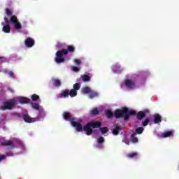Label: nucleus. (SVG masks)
<instances>
[{
    "instance_id": "f257e3e1",
    "label": "nucleus",
    "mask_w": 179,
    "mask_h": 179,
    "mask_svg": "<svg viewBox=\"0 0 179 179\" xmlns=\"http://www.w3.org/2000/svg\"><path fill=\"white\" fill-rule=\"evenodd\" d=\"M6 13L7 16H10V19L8 17H4V22L6 24H9V23H13L14 29L16 30H20L22 29V24L19 22L17 17L16 15H12V10L9 8L6 9Z\"/></svg>"
},
{
    "instance_id": "f03ea898",
    "label": "nucleus",
    "mask_w": 179,
    "mask_h": 179,
    "mask_svg": "<svg viewBox=\"0 0 179 179\" xmlns=\"http://www.w3.org/2000/svg\"><path fill=\"white\" fill-rule=\"evenodd\" d=\"M101 122H90L84 126V131L86 132V135L90 136L93 134V129L94 128H100L102 125ZM93 128V129H92Z\"/></svg>"
},
{
    "instance_id": "7ed1b4c3",
    "label": "nucleus",
    "mask_w": 179,
    "mask_h": 179,
    "mask_svg": "<svg viewBox=\"0 0 179 179\" xmlns=\"http://www.w3.org/2000/svg\"><path fill=\"white\" fill-rule=\"evenodd\" d=\"M17 105V99L16 98L8 99L3 102V104L1 106V110L5 111V110H12L15 108Z\"/></svg>"
},
{
    "instance_id": "20e7f679",
    "label": "nucleus",
    "mask_w": 179,
    "mask_h": 179,
    "mask_svg": "<svg viewBox=\"0 0 179 179\" xmlns=\"http://www.w3.org/2000/svg\"><path fill=\"white\" fill-rule=\"evenodd\" d=\"M115 118H124L125 121H128V108L124 107L122 109H116L115 110Z\"/></svg>"
},
{
    "instance_id": "39448f33",
    "label": "nucleus",
    "mask_w": 179,
    "mask_h": 179,
    "mask_svg": "<svg viewBox=\"0 0 179 179\" xmlns=\"http://www.w3.org/2000/svg\"><path fill=\"white\" fill-rule=\"evenodd\" d=\"M64 55H65L64 49L58 50L56 52V57L55 59V62H57V64H62V62H65V58H64Z\"/></svg>"
},
{
    "instance_id": "423d86ee",
    "label": "nucleus",
    "mask_w": 179,
    "mask_h": 179,
    "mask_svg": "<svg viewBox=\"0 0 179 179\" xmlns=\"http://www.w3.org/2000/svg\"><path fill=\"white\" fill-rule=\"evenodd\" d=\"M71 124L72 127L76 128V129L78 132H82V131H85V127H83V125H82V124L75 121V119L72 118L71 120Z\"/></svg>"
},
{
    "instance_id": "0eeeda50",
    "label": "nucleus",
    "mask_w": 179,
    "mask_h": 179,
    "mask_svg": "<svg viewBox=\"0 0 179 179\" xmlns=\"http://www.w3.org/2000/svg\"><path fill=\"white\" fill-rule=\"evenodd\" d=\"M146 114H149V110H144L143 111H139L136 114L137 120H143L146 117Z\"/></svg>"
},
{
    "instance_id": "6e6552de",
    "label": "nucleus",
    "mask_w": 179,
    "mask_h": 179,
    "mask_svg": "<svg viewBox=\"0 0 179 179\" xmlns=\"http://www.w3.org/2000/svg\"><path fill=\"white\" fill-rule=\"evenodd\" d=\"M24 44L27 48H31L34 45V41L32 38L28 37L25 39Z\"/></svg>"
},
{
    "instance_id": "1a4fd4ad",
    "label": "nucleus",
    "mask_w": 179,
    "mask_h": 179,
    "mask_svg": "<svg viewBox=\"0 0 179 179\" xmlns=\"http://www.w3.org/2000/svg\"><path fill=\"white\" fill-rule=\"evenodd\" d=\"M75 45H70L67 46V49H63L64 55H68L69 52H75Z\"/></svg>"
},
{
    "instance_id": "9d476101",
    "label": "nucleus",
    "mask_w": 179,
    "mask_h": 179,
    "mask_svg": "<svg viewBox=\"0 0 179 179\" xmlns=\"http://www.w3.org/2000/svg\"><path fill=\"white\" fill-rule=\"evenodd\" d=\"M96 142L98 143L97 148L101 149L103 148V143H104L106 141L104 140V137L100 136L96 138Z\"/></svg>"
},
{
    "instance_id": "9b49d317",
    "label": "nucleus",
    "mask_w": 179,
    "mask_h": 179,
    "mask_svg": "<svg viewBox=\"0 0 179 179\" xmlns=\"http://www.w3.org/2000/svg\"><path fill=\"white\" fill-rule=\"evenodd\" d=\"M124 85L129 89H134L135 88V83L131 81V80H128V79L125 80Z\"/></svg>"
},
{
    "instance_id": "f8f14e48",
    "label": "nucleus",
    "mask_w": 179,
    "mask_h": 179,
    "mask_svg": "<svg viewBox=\"0 0 179 179\" xmlns=\"http://www.w3.org/2000/svg\"><path fill=\"white\" fill-rule=\"evenodd\" d=\"M22 118L24 122H27V124H31V122H34V120H33V118L30 117L29 114H24Z\"/></svg>"
},
{
    "instance_id": "ddd939ff",
    "label": "nucleus",
    "mask_w": 179,
    "mask_h": 179,
    "mask_svg": "<svg viewBox=\"0 0 179 179\" xmlns=\"http://www.w3.org/2000/svg\"><path fill=\"white\" fill-rule=\"evenodd\" d=\"M17 100L20 104H29V103H30V99L24 96L20 97Z\"/></svg>"
},
{
    "instance_id": "4468645a",
    "label": "nucleus",
    "mask_w": 179,
    "mask_h": 179,
    "mask_svg": "<svg viewBox=\"0 0 179 179\" xmlns=\"http://www.w3.org/2000/svg\"><path fill=\"white\" fill-rule=\"evenodd\" d=\"M1 146H10V149H13L15 148V144L13 142L10 141H4L3 143H1Z\"/></svg>"
},
{
    "instance_id": "2eb2a0df",
    "label": "nucleus",
    "mask_w": 179,
    "mask_h": 179,
    "mask_svg": "<svg viewBox=\"0 0 179 179\" xmlns=\"http://www.w3.org/2000/svg\"><path fill=\"white\" fill-rule=\"evenodd\" d=\"M154 124H160V122H162V117L159 114H155L154 115Z\"/></svg>"
},
{
    "instance_id": "dca6fc26",
    "label": "nucleus",
    "mask_w": 179,
    "mask_h": 179,
    "mask_svg": "<svg viewBox=\"0 0 179 179\" xmlns=\"http://www.w3.org/2000/svg\"><path fill=\"white\" fill-rule=\"evenodd\" d=\"M59 97L61 99L62 98H66V97H69V90H65L64 91L62 92L61 94H59Z\"/></svg>"
},
{
    "instance_id": "f3484780",
    "label": "nucleus",
    "mask_w": 179,
    "mask_h": 179,
    "mask_svg": "<svg viewBox=\"0 0 179 179\" xmlns=\"http://www.w3.org/2000/svg\"><path fill=\"white\" fill-rule=\"evenodd\" d=\"M163 138H170V136H174V133L173 131H168L162 133Z\"/></svg>"
},
{
    "instance_id": "a211bd4d",
    "label": "nucleus",
    "mask_w": 179,
    "mask_h": 179,
    "mask_svg": "<svg viewBox=\"0 0 179 179\" xmlns=\"http://www.w3.org/2000/svg\"><path fill=\"white\" fill-rule=\"evenodd\" d=\"M2 31L4 33H10V24H6L3 27Z\"/></svg>"
},
{
    "instance_id": "6ab92c4d",
    "label": "nucleus",
    "mask_w": 179,
    "mask_h": 179,
    "mask_svg": "<svg viewBox=\"0 0 179 179\" xmlns=\"http://www.w3.org/2000/svg\"><path fill=\"white\" fill-rule=\"evenodd\" d=\"M131 139L132 143H138V138L136 137V133H133L131 135Z\"/></svg>"
},
{
    "instance_id": "aec40b11",
    "label": "nucleus",
    "mask_w": 179,
    "mask_h": 179,
    "mask_svg": "<svg viewBox=\"0 0 179 179\" xmlns=\"http://www.w3.org/2000/svg\"><path fill=\"white\" fill-rule=\"evenodd\" d=\"M52 83L54 86H56L57 87H59V86H61V80L58 78L53 79Z\"/></svg>"
},
{
    "instance_id": "412c9836",
    "label": "nucleus",
    "mask_w": 179,
    "mask_h": 179,
    "mask_svg": "<svg viewBox=\"0 0 179 179\" xmlns=\"http://www.w3.org/2000/svg\"><path fill=\"white\" fill-rule=\"evenodd\" d=\"M69 95L71 97H75L78 95V91H76L75 90L72 89L71 91H69Z\"/></svg>"
},
{
    "instance_id": "4be33fe9",
    "label": "nucleus",
    "mask_w": 179,
    "mask_h": 179,
    "mask_svg": "<svg viewBox=\"0 0 179 179\" xmlns=\"http://www.w3.org/2000/svg\"><path fill=\"white\" fill-rule=\"evenodd\" d=\"M91 91H92V89H90V87H85L82 89V92L84 94H88L90 93Z\"/></svg>"
},
{
    "instance_id": "5701e85b",
    "label": "nucleus",
    "mask_w": 179,
    "mask_h": 179,
    "mask_svg": "<svg viewBox=\"0 0 179 179\" xmlns=\"http://www.w3.org/2000/svg\"><path fill=\"white\" fill-rule=\"evenodd\" d=\"M81 78H82L83 82H90V76H89V75H87V74L81 76Z\"/></svg>"
},
{
    "instance_id": "b1692460",
    "label": "nucleus",
    "mask_w": 179,
    "mask_h": 179,
    "mask_svg": "<svg viewBox=\"0 0 179 179\" xmlns=\"http://www.w3.org/2000/svg\"><path fill=\"white\" fill-rule=\"evenodd\" d=\"M90 99H94V97H97V96H99V93H97L96 92H94V91H90Z\"/></svg>"
},
{
    "instance_id": "393cba45",
    "label": "nucleus",
    "mask_w": 179,
    "mask_h": 179,
    "mask_svg": "<svg viewBox=\"0 0 179 179\" xmlns=\"http://www.w3.org/2000/svg\"><path fill=\"white\" fill-rule=\"evenodd\" d=\"M129 115H136V111L127 109V120H129Z\"/></svg>"
},
{
    "instance_id": "a878e982",
    "label": "nucleus",
    "mask_w": 179,
    "mask_h": 179,
    "mask_svg": "<svg viewBox=\"0 0 179 179\" xmlns=\"http://www.w3.org/2000/svg\"><path fill=\"white\" fill-rule=\"evenodd\" d=\"M136 156H138V152H134L127 154V157L129 159H134V157H136Z\"/></svg>"
},
{
    "instance_id": "bb28decb",
    "label": "nucleus",
    "mask_w": 179,
    "mask_h": 179,
    "mask_svg": "<svg viewBox=\"0 0 179 179\" xmlns=\"http://www.w3.org/2000/svg\"><path fill=\"white\" fill-rule=\"evenodd\" d=\"M99 115V109L97 108H94L92 110H91V115L94 117Z\"/></svg>"
},
{
    "instance_id": "cd10ccee",
    "label": "nucleus",
    "mask_w": 179,
    "mask_h": 179,
    "mask_svg": "<svg viewBox=\"0 0 179 179\" xmlns=\"http://www.w3.org/2000/svg\"><path fill=\"white\" fill-rule=\"evenodd\" d=\"M143 131H145V129L143 127H138L136 129V132L134 134H137L138 135H141V134H143Z\"/></svg>"
},
{
    "instance_id": "c85d7f7f",
    "label": "nucleus",
    "mask_w": 179,
    "mask_h": 179,
    "mask_svg": "<svg viewBox=\"0 0 179 179\" xmlns=\"http://www.w3.org/2000/svg\"><path fill=\"white\" fill-rule=\"evenodd\" d=\"M121 129L120 128V127L117 126L116 127H115L113 129V135H118V134H120V130Z\"/></svg>"
},
{
    "instance_id": "c756f323",
    "label": "nucleus",
    "mask_w": 179,
    "mask_h": 179,
    "mask_svg": "<svg viewBox=\"0 0 179 179\" xmlns=\"http://www.w3.org/2000/svg\"><path fill=\"white\" fill-rule=\"evenodd\" d=\"M105 114L107 118H111L113 117V112L110 110H106Z\"/></svg>"
},
{
    "instance_id": "7c9ffc66",
    "label": "nucleus",
    "mask_w": 179,
    "mask_h": 179,
    "mask_svg": "<svg viewBox=\"0 0 179 179\" xmlns=\"http://www.w3.org/2000/svg\"><path fill=\"white\" fill-rule=\"evenodd\" d=\"M99 131L104 135V134H107L108 132V127H100Z\"/></svg>"
},
{
    "instance_id": "2f4dec72",
    "label": "nucleus",
    "mask_w": 179,
    "mask_h": 179,
    "mask_svg": "<svg viewBox=\"0 0 179 179\" xmlns=\"http://www.w3.org/2000/svg\"><path fill=\"white\" fill-rule=\"evenodd\" d=\"M31 106L32 108H34V110H40V105H38V103H31Z\"/></svg>"
},
{
    "instance_id": "473e14b6",
    "label": "nucleus",
    "mask_w": 179,
    "mask_h": 179,
    "mask_svg": "<svg viewBox=\"0 0 179 179\" xmlns=\"http://www.w3.org/2000/svg\"><path fill=\"white\" fill-rule=\"evenodd\" d=\"M73 90H75L76 92H78V90L80 89V84L76 83L73 85Z\"/></svg>"
},
{
    "instance_id": "72a5a7b5",
    "label": "nucleus",
    "mask_w": 179,
    "mask_h": 179,
    "mask_svg": "<svg viewBox=\"0 0 179 179\" xmlns=\"http://www.w3.org/2000/svg\"><path fill=\"white\" fill-rule=\"evenodd\" d=\"M40 99V96L36 94H32L31 99L33 101H37Z\"/></svg>"
},
{
    "instance_id": "f704fd0d",
    "label": "nucleus",
    "mask_w": 179,
    "mask_h": 179,
    "mask_svg": "<svg viewBox=\"0 0 179 179\" xmlns=\"http://www.w3.org/2000/svg\"><path fill=\"white\" fill-rule=\"evenodd\" d=\"M64 120H69V119H71V113H69L68 112H65L64 113Z\"/></svg>"
},
{
    "instance_id": "c9c22d12",
    "label": "nucleus",
    "mask_w": 179,
    "mask_h": 179,
    "mask_svg": "<svg viewBox=\"0 0 179 179\" xmlns=\"http://www.w3.org/2000/svg\"><path fill=\"white\" fill-rule=\"evenodd\" d=\"M150 122V120L149 119H145V120H143L142 122V125L143 127H147V125L149 124V122Z\"/></svg>"
},
{
    "instance_id": "e433bc0d",
    "label": "nucleus",
    "mask_w": 179,
    "mask_h": 179,
    "mask_svg": "<svg viewBox=\"0 0 179 179\" xmlns=\"http://www.w3.org/2000/svg\"><path fill=\"white\" fill-rule=\"evenodd\" d=\"M113 71H116L117 73H121L122 70H121L120 67H114Z\"/></svg>"
},
{
    "instance_id": "4c0bfd02",
    "label": "nucleus",
    "mask_w": 179,
    "mask_h": 179,
    "mask_svg": "<svg viewBox=\"0 0 179 179\" xmlns=\"http://www.w3.org/2000/svg\"><path fill=\"white\" fill-rule=\"evenodd\" d=\"M74 62H75L76 65H80V64H81L80 61L78 59H75Z\"/></svg>"
},
{
    "instance_id": "58836bf2",
    "label": "nucleus",
    "mask_w": 179,
    "mask_h": 179,
    "mask_svg": "<svg viewBox=\"0 0 179 179\" xmlns=\"http://www.w3.org/2000/svg\"><path fill=\"white\" fill-rule=\"evenodd\" d=\"M73 72H79V68L76 66H73Z\"/></svg>"
},
{
    "instance_id": "ea45409f",
    "label": "nucleus",
    "mask_w": 179,
    "mask_h": 179,
    "mask_svg": "<svg viewBox=\"0 0 179 179\" xmlns=\"http://www.w3.org/2000/svg\"><path fill=\"white\" fill-rule=\"evenodd\" d=\"M6 156H10V157H12V156H13V152H6Z\"/></svg>"
},
{
    "instance_id": "a19ab883",
    "label": "nucleus",
    "mask_w": 179,
    "mask_h": 179,
    "mask_svg": "<svg viewBox=\"0 0 179 179\" xmlns=\"http://www.w3.org/2000/svg\"><path fill=\"white\" fill-rule=\"evenodd\" d=\"M3 159H6V156H5V155H0V162H1V160H3Z\"/></svg>"
},
{
    "instance_id": "79ce46f5",
    "label": "nucleus",
    "mask_w": 179,
    "mask_h": 179,
    "mask_svg": "<svg viewBox=\"0 0 179 179\" xmlns=\"http://www.w3.org/2000/svg\"><path fill=\"white\" fill-rule=\"evenodd\" d=\"M56 47H57V48H61L62 47V44L58 43L56 45Z\"/></svg>"
},
{
    "instance_id": "37998d69",
    "label": "nucleus",
    "mask_w": 179,
    "mask_h": 179,
    "mask_svg": "<svg viewBox=\"0 0 179 179\" xmlns=\"http://www.w3.org/2000/svg\"><path fill=\"white\" fill-rule=\"evenodd\" d=\"M8 75H9V76H10V78H13V76H14V73L12 71L9 72Z\"/></svg>"
},
{
    "instance_id": "c03bdc74",
    "label": "nucleus",
    "mask_w": 179,
    "mask_h": 179,
    "mask_svg": "<svg viewBox=\"0 0 179 179\" xmlns=\"http://www.w3.org/2000/svg\"><path fill=\"white\" fill-rule=\"evenodd\" d=\"M126 145H129V141L125 142Z\"/></svg>"
},
{
    "instance_id": "a18cd8bd",
    "label": "nucleus",
    "mask_w": 179,
    "mask_h": 179,
    "mask_svg": "<svg viewBox=\"0 0 179 179\" xmlns=\"http://www.w3.org/2000/svg\"><path fill=\"white\" fill-rule=\"evenodd\" d=\"M3 57H0V59H2Z\"/></svg>"
},
{
    "instance_id": "49530a36",
    "label": "nucleus",
    "mask_w": 179,
    "mask_h": 179,
    "mask_svg": "<svg viewBox=\"0 0 179 179\" xmlns=\"http://www.w3.org/2000/svg\"><path fill=\"white\" fill-rule=\"evenodd\" d=\"M178 169H179V166H178Z\"/></svg>"
}]
</instances>
